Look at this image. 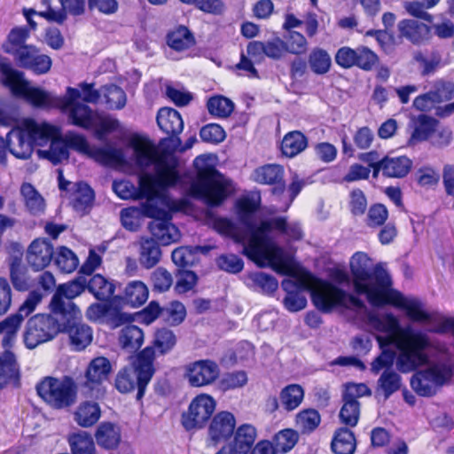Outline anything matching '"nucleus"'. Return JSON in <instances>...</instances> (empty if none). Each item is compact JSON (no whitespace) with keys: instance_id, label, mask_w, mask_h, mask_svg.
<instances>
[{"instance_id":"9d476101","label":"nucleus","mask_w":454,"mask_h":454,"mask_svg":"<svg viewBox=\"0 0 454 454\" xmlns=\"http://www.w3.org/2000/svg\"><path fill=\"white\" fill-rule=\"evenodd\" d=\"M334 60L341 68L357 67L364 72L374 70L380 64L378 54L365 45L356 48L342 46L337 50Z\"/></svg>"},{"instance_id":"6ab92c4d","label":"nucleus","mask_w":454,"mask_h":454,"mask_svg":"<svg viewBox=\"0 0 454 454\" xmlns=\"http://www.w3.org/2000/svg\"><path fill=\"white\" fill-rule=\"evenodd\" d=\"M55 254L52 243L45 238L35 239L27 247L25 260L27 267L38 272L46 269Z\"/></svg>"},{"instance_id":"412c9836","label":"nucleus","mask_w":454,"mask_h":454,"mask_svg":"<svg viewBox=\"0 0 454 454\" xmlns=\"http://www.w3.org/2000/svg\"><path fill=\"white\" fill-rule=\"evenodd\" d=\"M284 176V167L276 163L264 164L253 172V180L259 184L270 185L271 193L277 196L282 195L286 189Z\"/></svg>"},{"instance_id":"13d9d810","label":"nucleus","mask_w":454,"mask_h":454,"mask_svg":"<svg viewBox=\"0 0 454 454\" xmlns=\"http://www.w3.org/2000/svg\"><path fill=\"white\" fill-rule=\"evenodd\" d=\"M20 192L27 208L32 215H37L44 210V200L34 185L29 183L22 184Z\"/></svg>"},{"instance_id":"0e129e2a","label":"nucleus","mask_w":454,"mask_h":454,"mask_svg":"<svg viewBox=\"0 0 454 454\" xmlns=\"http://www.w3.org/2000/svg\"><path fill=\"white\" fill-rule=\"evenodd\" d=\"M389 216L387 207L380 202L372 203L366 210L365 224L372 229L383 226Z\"/></svg>"},{"instance_id":"473e14b6","label":"nucleus","mask_w":454,"mask_h":454,"mask_svg":"<svg viewBox=\"0 0 454 454\" xmlns=\"http://www.w3.org/2000/svg\"><path fill=\"white\" fill-rule=\"evenodd\" d=\"M167 45L176 52H183L196 45L194 34L184 25H178L166 35Z\"/></svg>"},{"instance_id":"603ef678","label":"nucleus","mask_w":454,"mask_h":454,"mask_svg":"<svg viewBox=\"0 0 454 454\" xmlns=\"http://www.w3.org/2000/svg\"><path fill=\"white\" fill-rule=\"evenodd\" d=\"M144 332L135 325H125L120 333L119 340L123 348L138 350L144 343Z\"/></svg>"},{"instance_id":"4d7b16f0","label":"nucleus","mask_w":454,"mask_h":454,"mask_svg":"<svg viewBox=\"0 0 454 454\" xmlns=\"http://www.w3.org/2000/svg\"><path fill=\"white\" fill-rule=\"evenodd\" d=\"M298 440L299 435L294 429L286 428L275 434L270 442L277 454H286L295 446Z\"/></svg>"},{"instance_id":"f257e3e1","label":"nucleus","mask_w":454,"mask_h":454,"mask_svg":"<svg viewBox=\"0 0 454 454\" xmlns=\"http://www.w3.org/2000/svg\"><path fill=\"white\" fill-rule=\"evenodd\" d=\"M350 276L342 270L335 271V280L348 283L351 279L354 292L365 295L373 307L390 305L405 311L407 317L414 323H437V316L423 309L419 300H409L400 291L392 288V279L380 264H373L365 253L357 251L349 260Z\"/></svg>"},{"instance_id":"20e7f679","label":"nucleus","mask_w":454,"mask_h":454,"mask_svg":"<svg viewBox=\"0 0 454 454\" xmlns=\"http://www.w3.org/2000/svg\"><path fill=\"white\" fill-rule=\"evenodd\" d=\"M411 340L404 345L400 344V333H387V336H377L376 340L381 350L388 348V346L395 344L399 351L396 366L403 373L416 371L420 366L427 364L429 358L425 352L430 347V340L427 335L421 332H413Z\"/></svg>"},{"instance_id":"b1692460","label":"nucleus","mask_w":454,"mask_h":454,"mask_svg":"<svg viewBox=\"0 0 454 454\" xmlns=\"http://www.w3.org/2000/svg\"><path fill=\"white\" fill-rule=\"evenodd\" d=\"M399 38L406 39L414 45H421L432 37V27L415 20L403 19L397 24Z\"/></svg>"},{"instance_id":"423d86ee","label":"nucleus","mask_w":454,"mask_h":454,"mask_svg":"<svg viewBox=\"0 0 454 454\" xmlns=\"http://www.w3.org/2000/svg\"><path fill=\"white\" fill-rule=\"evenodd\" d=\"M35 389L38 396L56 410L68 409L77 400V384L70 376H64L61 379L44 377L36 384Z\"/></svg>"},{"instance_id":"de8ad7c7","label":"nucleus","mask_w":454,"mask_h":454,"mask_svg":"<svg viewBox=\"0 0 454 454\" xmlns=\"http://www.w3.org/2000/svg\"><path fill=\"white\" fill-rule=\"evenodd\" d=\"M10 280L15 290L26 292L32 286V279L26 266L17 258L10 263Z\"/></svg>"},{"instance_id":"5fc2aeb1","label":"nucleus","mask_w":454,"mask_h":454,"mask_svg":"<svg viewBox=\"0 0 454 454\" xmlns=\"http://www.w3.org/2000/svg\"><path fill=\"white\" fill-rule=\"evenodd\" d=\"M41 154L53 165L60 164L69 158V151L61 133L50 142L49 149L42 151Z\"/></svg>"},{"instance_id":"a211bd4d","label":"nucleus","mask_w":454,"mask_h":454,"mask_svg":"<svg viewBox=\"0 0 454 454\" xmlns=\"http://www.w3.org/2000/svg\"><path fill=\"white\" fill-rule=\"evenodd\" d=\"M304 399V389L299 384H289L283 387L279 396L269 395L264 402L266 412L273 414L280 410L291 412L296 410Z\"/></svg>"},{"instance_id":"4c0bfd02","label":"nucleus","mask_w":454,"mask_h":454,"mask_svg":"<svg viewBox=\"0 0 454 454\" xmlns=\"http://www.w3.org/2000/svg\"><path fill=\"white\" fill-rule=\"evenodd\" d=\"M160 242L153 238H142L139 248V262L145 269H152L156 266L161 258Z\"/></svg>"},{"instance_id":"1a4fd4ad","label":"nucleus","mask_w":454,"mask_h":454,"mask_svg":"<svg viewBox=\"0 0 454 454\" xmlns=\"http://www.w3.org/2000/svg\"><path fill=\"white\" fill-rule=\"evenodd\" d=\"M43 299L38 291H31L19 309L0 322V343L3 348H12L22 322L32 314Z\"/></svg>"},{"instance_id":"e433bc0d","label":"nucleus","mask_w":454,"mask_h":454,"mask_svg":"<svg viewBox=\"0 0 454 454\" xmlns=\"http://www.w3.org/2000/svg\"><path fill=\"white\" fill-rule=\"evenodd\" d=\"M309 145V139L300 130L287 132L282 138L280 151L282 155L294 158L302 153Z\"/></svg>"},{"instance_id":"aec40b11","label":"nucleus","mask_w":454,"mask_h":454,"mask_svg":"<svg viewBox=\"0 0 454 454\" xmlns=\"http://www.w3.org/2000/svg\"><path fill=\"white\" fill-rule=\"evenodd\" d=\"M184 376L192 387L208 386L218 378L219 367L215 361L198 360L186 365Z\"/></svg>"},{"instance_id":"bb28decb","label":"nucleus","mask_w":454,"mask_h":454,"mask_svg":"<svg viewBox=\"0 0 454 454\" xmlns=\"http://www.w3.org/2000/svg\"><path fill=\"white\" fill-rule=\"evenodd\" d=\"M233 439L224 446L231 454H249L257 436L256 428L250 424H242L233 433Z\"/></svg>"},{"instance_id":"a18cd8bd","label":"nucleus","mask_w":454,"mask_h":454,"mask_svg":"<svg viewBox=\"0 0 454 454\" xmlns=\"http://www.w3.org/2000/svg\"><path fill=\"white\" fill-rule=\"evenodd\" d=\"M0 72L3 74V83L15 95H20L27 85L22 72L12 67L8 63L0 64Z\"/></svg>"},{"instance_id":"864d4df0","label":"nucleus","mask_w":454,"mask_h":454,"mask_svg":"<svg viewBox=\"0 0 454 454\" xmlns=\"http://www.w3.org/2000/svg\"><path fill=\"white\" fill-rule=\"evenodd\" d=\"M402 386V378L395 371H384L377 381V393H382L385 399H388L397 392Z\"/></svg>"},{"instance_id":"69168bd1","label":"nucleus","mask_w":454,"mask_h":454,"mask_svg":"<svg viewBox=\"0 0 454 454\" xmlns=\"http://www.w3.org/2000/svg\"><path fill=\"white\" fill-rule=\"evenodd\" d=\"M0 373L9 381L20 377V369L14 353L11 348L4 349L0 355Z\"/></svg>"},{"instance_id":"a878e982","label":"nucleus","mask_w":454,"mask_h":454,"mask_svg":"<svg viewBox=\"0 0 454 454\" xmlns=\"http://www.w3.org/2000/svg\"><path fill=\"white\" fill-rule=\"evenodd\" d=\"M371 325L379 332L387 333H400V344L404 345L411 340L413 332H416L411 327H402L399 320L391 313L385 314L384 316L371 315L369 317Z\"/></svg>"},{"instance_id":"774afa93","label":"nucleus","mask_w":454,"mask_h":454,"mask_svg":"<svg viewBox=\"0 0 454 454\" xmlns=\"http://www.w3.org/2000/svg\"><path fill=\"white\" fill-rule=\"evenodd\" d=\"M348 208L350 214L355 216H363L368 209V200L365 193L360 188H354L348 194Z\"/></svg>"},{"instance_id":"c9c22d12","label":"nucleus","mask_w":454,"mask_h":454,"mask_svg":"<svg viewBox=\"0 0 454 454\" xmlns=\"http://www.w3.org/2000/svg\"><path fill=\"white\" fill-rule=\"evenodd\" d=\"M356 439L350 427H340L334 432L331 442V449L334 454H354Z\"/></svg>"},{"instance_id":"c756f323","label":"nucleus","mask_w":454,"mask_h":454,"mask_svg":"<svg viewBox=\"0 0 454 454\" xmlns=\"http://www.w3.org/2000/svg\"><path fill=\"white\" fill-rule=\"evenodd\" d=\"M110 316L115 326L124 324L128 319V315L121 312L117 303L110 302H94L90 304L86 310V317L91 321H98L104 317Z\"/></svg>"},{"instance_id":"a19ab883","label":"nucleus","mask_w":454,"mask_h":454,"mask_svg":"<svg viewBox=\"0 0 454 454\" xmlns=\"http://www.w3.org/2000/svg\"><path fill=\"white\" fill-rule=\"evenodd\" d=\"M87 290L98 301H109L114 297L115 285L101 274H95L87 281Z\"/></svg>"},{"instance_id":"e2e57ef3","label":"nucleus","mask_w":454,"mask_h":454,"mask_svg":"<svg viewBox=\"0 0 454 454\" xmlns=\"http://www.w3.org/2000/svg\"><path fill=\"white\" fill-rule=\"evenodd\" d=\"M75 186L73 206L75 210L83 211L92 205L95 193L93 189L85 182L76 183Z\"/></svg>"},{"instance_id":"49530a36","label":"nucleus","mask_w":454,"mask_h":454,"mask_svg":"<svg viewBox=\"0 0 454 454\" xmlns=\"http://www.w3.org/2000/svg\"><path fill=\"white\" fill-rule=\"evenodd\" d=\"M439 372L435 369H428L419 372L411 380L412 389L420 396H432L434 394V387L432 379L438 376Z\"/></svg>"},{"instance_id":"8fccbe9b","label":"nucleus","mask_w":454,"mask_h":454,"mask_svg":"<svg viewBox=\"0 0 454 454\" xmlns=\"http://www.w3.org/2000/svg\"><path fill=\"white\" fill-rule=\"evenodd\" d=\"M187 311L179 301H171L162 307V322L171 327L178 326L185 320Z\"/></svg>"},{"instance_id":"c85d7f7f","label":"nucleus","mask_w":454,"mask_h":454,"mask_svg":"<svg viewBox=\"0 0 454 454\" xmlns=\"http://www.w3.org/2000/svg\"><path fill=\"white\" fill-rule=\"evenodd\" d=\"M171 220L172 215L169 213V216L163 217L159 221H151L148 224L153 239L163 246L176 242L180 238L179 230L171 223Z\"/></svg>"},{"instance_id":"ea45409f","label":"nucleus","mask_w":454,"mask_h":454,"mask_svg":"<svg viewBox=\"0 0 454 454\" xmlns=\"http://www.w3.org/2000/svg\"><path fill=\"white\" fill-rule=\"evenodd\" d=\"M245 283L249 288L266 294H273L278 287L276 278L262 271L248 272Z\"/></svg>"},{"instance_id":"4468645a","label":"nucleus","mask_w":454,"mask_h":454,"mask_svg":"<svg viewBox=\"0 0 454 454\" xmlns=\"http://www.w3.org/2000/svg\"><path fill=\"white\" fill-rule=\"evenodd\" d=\"M156 121L160 129L168 135L160 140L159 145L162 148L178 150L182 144L179 135L184 129V121L180 113L171 107H161L157 113Z\"/></svg>"},{"instance_id":"2f4dec72","label":"nucleus","mask_w":454,"mask_h":454,"mask_svg":"<svg viewBox=\"0 0 454 454\" xmlns=\"http://www.w3.org/2000/svg\"><path fill=\"white\" fill-rule=\"evenodd\" d=\"M22 126L35 146L43 145L51 142L60 133L56 126L49 123L38 124L32 119L26 120Z\"/></svg>"},{"instance_id":"7ed1b4c3","label":"nucleus","mask_w":454,"mask_h":454,"mask_svg":"<svg viewBox=\"0 0 454 454\" xmlns=\"http://www.w3.org/2000/svg\"><path fill=\"white\" fill-rule=\"evenodd\" d=\"M193 168L195 176L190 185V195L211 207L222 205L231 194V181L216 168L210 155L197 156Z\"/></svg>"},{"instance_id":"6e6d98bb","label":"nucleus","mask_w":454,"mask_h":454,"mask_svg":"<svg viewBox=\"0 0 454 454\" xmlns=\"http://www.w3.org/2000/svg\"><path fill=\"white\" fill-rule=\"evenodd\" d=\"M54 254V263L61 272L71 273L77 269L79 265V259L77 255L67 247L61 246L58 247Z\"/></svg>"},{"instance_id":"79ce46f5","label":"nucleus","mask_w":454,"mask_h":454,"mask_svg":"<svg viewBox=\"0 0 454 454\" xmlns=\"http://www.w3.org/2000/svg\"><path fill=\"white\" fill-rule=\"evenodd\" d=\"M89 158L105 167H117L124 163V155L120 149L92 145Z\"/></svg>"},{"instance_id":"f8f14e48","label":"nucleus","mask_w":454,"mask_h":454,"mask_svg":"<svg viewBox=\"0 0 454 454\" xmlns=\"http://www.w3.org/2000/svg\"><path fill=\"white\" fill-rule=\"evenodd\" d=\"M87 289V279L84 277L75 278L59 285L49 304L50 311L54 315L67 314L72 309L81 311L73 300Z\"/></svg>"},{"instance_id":"39448f33","label":"nucleus","mask_w":454,"mask_h":454,"mask_svg":"<svg viewBox=\"0 0 454 454\" xmlns=\"http://www.w3.org/2000/svg\"><path fill=\"white\" fill-rule=\"evenodd\" d=\"M177 150L162 148L161 158L154 165V174L144 172L143 184L149 190L153 200L161 197L168 189L181 183L182 177L178 170V160L173 155Z\"/></svg>"},{"instance_id":"bf43d9fd","label":"nucleus","mask_w":454,"mask_h":454,"mask_svg":"<svg viewBox=\"0 0 454 454\" xmlns=\"http://www.w3.org/2000/svg\"><path fill=\"white\" fill-rule=\"evenodd\" d=\"M214 229L222 235L231 237L237 243L247 245V234L228 218H216L214 221Z\"/></svg>"},{"instance_id":"7c9ffc66","label":"nucleus","mask_w":454,"mask_h":454,"mask_svg":"<svg viewBox=\"0 0 454 454\" xmlns=\"http://www.w3.org/2000/svg\"><path fill=\"white\" fill-rule=\"evenodd\" d=\"M144 176L141 173L138 176V186L136 187L134 184L127 179L114 180L113 182V190L115 194L121 200H138L146 199L147 200H153L148 189L144 184Z\"/></svg>"},{"instance_id":"2eb2a0df","label":"nucleus","mask_w":454,"mask_h":454,"mask_svg":"<svg viewBox=\"0 0 454 454\" xmlns=\"http://www.w3.org/2000/svg\"><path fill=\"white\" fill-rule=\"evenodd\" d=\"M34 147L24 127L22 125L14 127L7 133L5 138L0 136V162L6 163L8 153L17 159H28Z\"/></svg>"},{"instance_id":"0eeeda50","label":"nucleus","mask_w":454,"mask_h":454,"mask_svg":"<svg viewBox=\"0 0 454 454\" xmlns=\"http://www.w3.org/2000/svg\"><path fill=\"white\" fill-rule=\"evenodd\" d=\"M61 316L51 313H37L26 323L23 342L27 348L34 349L51 341L61 333Z\"/></svg>"},{"instance_id":"393cba45","label":"nucleus","mask_w":454,"mask_h":454,"mask_svg":"<svg viewBox=\"0 0 454 454\" xmlns=\"http://www.w3.org/2000/svg\"><path fill=\"white\" fill-rule=\"evenodd\" d=\"M148 298L147 286L141 280H132L126 284L121 294L114 297L113 302L118 305L139 308L147 301Z\"/></svg>"},{"instance_id":"9b49d317","label":"nucleus","mask_w":454,"mask_h":454,"mask_svg":"<svg viewBox=\"0 0 454 454\" xmlns=\"http://www.w3.org/2000/svg\"><path fill=\"white\" fill-rule=\"evenodd\" d=\"M61 333L68 336L73 350L82 351L93 340L92 328L82 321L81 311L72 309L67 314H61Z\"/></svg>"},{"instance_id":"37998d69","label":"nucleus","mask_w":454,"mask_h":454,"mask_svg":"<svg viewBox=\"0 0 454 454\" xmlns=\"http://www.w3.org/2000/svg\"><path fill=\"white\" fill-rule=\"evenodd\" d=\"M438 124L439 121L435 118L425 114H419L415 121L410 141L411 143L427 141L435 132Z\"/></svg>"},{"instance_id":"052dcab7","label":"nucleus","mask_w":454,"mask_h":454,"mask_svg":"<svg viewBox=\"0 0 454 454\" xmlns=\"http://www.w3.org/2000/svg\"><path fill=\"white\" fill-rule=\"evenodd\" d=\"M207 108L213 116L227 118L232 114L234 104L231 99L223 95H215L207 100Z\"/></svg>"},{"instance_id":"c03bdc74","label":"nucleus","mask_w":454,"mask_h":454,"mask_svg":"<svg viewBox=\"0 0 454 454\" xmlns=\"http://www.w3.org/2000/svg\"><path fill=\"white\" fill-rule=\"evenodd\" d=\"M383 158L387 178H403L412 168V160L405 155L396 157L385 155Z\"/></svg>"},{"instance_id":"680f3d73","label":"nucleus","mask_w":454,"mask_h":454,"mask_svg":"<svg viewBox=\"0 0 454 454\" xmlns=\"http://www.w3.org/2000/svg\"><path fill=\"white\" fill-rule=\"evenodd\" d=\"M309 64L316 74H325L329 72L332 59L328 52L319 47L314 48L309 55Z\"/></svg>"},{"instance_id":"f704fd0d","label":"nucleus","mask_w":454,"mask_h":454,"mask_svg":"<svg viewBox=\"0 0 454 454\" xmlns=\"http://www.w3.org/2000/svg\"><path fill=\"white\" fill-rule=\"evenodd\" d=\"M177 337L174 331L162 326L155 330L153 339L148 348H153V350L158 356H163L169 354L176 346Z\"/></svg>"},{"instance_id":"ddd939ff","label":"nucleus","mask_w":454,"mask_h":454,"mask_svg":"<svg viewBox=\"0 0 454 454\" xmlns=\"http://www.w3.org/2000/svg\"><path fill=\"white\" fill-rule=\"evenodd\" d=\"M215 399L207 394L196 395L190 403L186 411L183 412L181 422L190 431L203 428L215 410Z\"/></svg>"},{"instance_id":"338daca9","label":"nucleus","mask_w":454,"mask_h":454,"mask_svg":"<svg viewBox=\"0 0 454 454\" xmlns=\"http://www.w3.org/2000/svg\"><path fill=\"white\" fill-rule=\"evenodd\" d=\"M114 387L121 394H128L137 388L136 373L129 366H124L117 372Z\"/></svg>"},{"instance_id":"3c124183","label":"nucleus","mask_w":454,"mask_h":454,"mask_svg":"<svg viewBox=\"0 0 454 454\" xmlns=\"http://www.w3.org/2000/svg\"><path fill=\"white\" fill-rule=\"evenodd\" d=\"M321 423V416L317 410L307 408L300 411L295 416V427L301 434L314 432Z\"/></svg>"},{"instance_id":"09e8293b","label":"nucleus","mask_w":454,"mask_h":454,"mask_svg":"<svg viewBox=\"0 0 454 454\" xmlns=\"http://www.w3.org/2000/svg\"><path fill=\"white\" fill-rule=\"evenodd\" d=\"M342 406L340 410V422L347 427H355L360 419L361 403L358 400L343 398L341 396Z\"/></svg>"},{"instance_id":"6e6552de","label":"nucleus","mask_w":454,"mask_h":454,"mask_svg":"<svg viewBox=\"0 0 454 454\" xmlns=\"http://www.w3.org/2000/svg\"><path fill=\"white\" fill-rule=\"evenodd\" d=\"M80 98L81 90L67 87L65 95L55 98L54 107L67 113L68 121L72 125L90 129L95 125V112L87 104L78 102Z\"/></svg>"},{"instance_id":"f03ea898","label":"nucleus","mask_w":454,"mask_h":454,"mask_svg":"<svg viewBox=\"0 0 454 454\" xmlns=\"http://www.w3.org/2000/svg\"><path fill=\"white\" fill-rule=\"evenodd\" d=\"M239 221L249 233L247 245L242 254L247 256L259 267L270 265L280 270L285 265L283 249L270 237L273 231L286 234L288 223L286 216H277L262 220L258 224L253 221V214L256 211V204L248 198L239 200L237 204Z\"/></svg>"},{"instance_id":"dca6fc26","label":"nucleus","mask_w":454,"mask_h":454,"mask_svg":"<svg viewBox=\"0 0 454 454\" xmlns=\"http://www.w3.org/2000/svg\"><path fill=\"white\" fill-rule=\"evenodd\" d=\"M347 293L327 280H318L311 294L315 307L324 313L331 312L334 308L346 305Z\"/></svg>"},{"instance_id":"72a5a7b5","label":"nucleus","mask_w":454,"mask_h":454,"mask_svg":"<svg viewBox=\"0 0 454 454\" xmlns=\"http://www.w3.org/2000/svg\"><path fill=\"white\" fill-rule=\"evenodd\" d=\"M95 439L100 448L107 450H115L121 440V430L112 422H101L95 432Z\"/></svg>"},{"instance_id":"f3484780","label":"nucleus","mask_w":454,"mask_h":454,"mask_svg":"<svg viewBox=\"0 0 454 454\" xmlns=\"http://www.w3.org/2000/svg\"><path fill=\"white\" fill-rule=\"evenodd\" d=\"M157 356L153 348L145 347L137 353L129 366L137 377V400L144 397L146 387L155 373L154 361Z\"/></svg>"},{"instance_id":"cd10ccee","label":"nucleus","mask_w":454,"mask_h":454,"mask_svg":"<svg viewBox=\"0 0 454 454\" xmlns=\"http://www.w3.org/2000/svg\"><path fill=\"white\" fill-rule=\"evenodd\" d=\"M137 163L140 166H149L161 158L162 146L157 147L150 139L137 137L131 141Z\"/></svg>"},{"instance_id":"4be33fe9","label":"nucleus","mask_w":454,"mask_h":454,"mask_svg":"<svg viewBox=\"0 0 454 454\" xmlns=\"http://www.w3.org/2000/svg\"><path fill=\"white\" fill-rule=\"evenodd\" d=\"M236 427V419L234 415L226 411H219L212 419L208 426V438L214 445L229 440Z\"/></svg>"},{"instance_id":"5701e85b","label":"nucleus","mask_w":454,"mask_h":454,"mask_svg":"<svg viewBox=\"0 0 454 454\" xmlns=\"http://www.w3.org/2000/svg\"><path fill=\"white\" fill-rule=\"evenodd\" d=\"M112 372V364L108 358L105 356H97L88 364L85 371V380L82 386L90 391L98 390L106 381Z\"/></svg>"},{"instance_id":"58836bf2","label":"nucleus","mask_w":454,"mask_h":454,"mask_svg":"<svg viewBox=\"0 0 454 454\" xmlns=\"http://www.w3.org/2000/svg\"><path fill=\"white\" fill-rule=\"evenodd\" d=\"M101 417V409L98 403L83 401L76 408L74 413L75 422L82 427H90L95 425Z\"/></svg>"}]
</instances>
